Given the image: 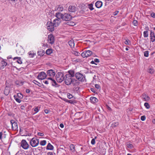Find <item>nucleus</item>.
<instances>
[{
  "instance_id": "obj_1",
  "label": "nucleus",
  "mask_w": 155,
  "mask_h": 155,
  "mask_svg": "<svg viewBox=\"0 0 155 155\" xmlns=\"http://www.w3.org/2000/svg\"><path fill=\"white\" fill-rule=\"evenodd\" d=\"M65 78L64 81L65 84L68 85H70L71 83L73 84V82L74 80H75L74 79H72V77H71L69 75H66L65 76Z\"/></svg>"
},
{
  "instance_id": "obj_2",
  "label": "nucleus",
  "mask_w": 155,
  "mask_h": 155,
  "mask_svg": "<svg viewBox=\"0 0 155 155\" xmlns=\"http://www.w3.org/2000/svg\"><path fill=\"white\" fill-rule=\"evenodd\" d=\"M56 80L58 82L61 83L63 81L65 78V76L62 72H58L56 76Z\"/></svg>"
},
{
  "instance_id": "obj_3",
  "label": "nucleus",
  "mask_w": 155,
  "mask_h": 155,
  "mask_svg": "<svg viewBox=\"0 0 155 155\" xmlns=\"http://www.w3.org/2000/svg\"><path fill=\"white\" fill-rule=\"evenodd\" d=\"M72 16L68 13H65L64 14H61V19L63 21H69L71 19Z\"/></svg>"
},
{
  "instance_id": "obj_4",
  "label": "nucleus",
  "mask_w": 155,
  "mask_h": 155,
  "mask_svg": "<svg viewBox=\"0 0 155 155\" xmlns=\"http://www.w3.org/2000/svg\"><path fill=\"white\" fill-rule=\"evenodd\" d=\"M75 77L80 81L83 82L85 80V78L84 75L79 72L76 73Z\"/></svg>"
},
{
  "instance_id": "obj_5",
  "label": "nucleus",
  "mask_w": 155,
  "mask_h": 155,
  "mask_svg": "<svg viewBox=\"0 0 155 155\" xmlns=\"http://www.w3.org/2000/svg\"><path fill=\"white\" fill-rule=\"evenodd\" d=\"M46 27L47 29L51 31H53L55 27L52 22L51 21H48L47 22Z\"/></svg>"
},
{
  "instance_id": "obj_6",
  "label": "nucleus",
  "mask_w": 155,
  "mask_h": 155,
  "mask_svg": "<svg viewBox=\"0 0 155 155\" xmlns=\"http://www.w3.org/2000/svg\"><path fill=\"white\" fill-rule=\"evenodd\" d=\"M39 143V139L34 137L32 138L30 141V144L33 147H35L37 146Z\"/></svg>"
},
{
  "instance_id": "obj_7",
  "label": "nucleus",
  "mask_w": 155,
  "mask_h": 155,
  "mask_svg": "<svg viewBox=\"0 0 155 155\" xmlns=\"http://www.w3.org/2000/svg\"><path fill=\"white\" fill-rule=\"evenodd\" d=\"M21 146L22 148L25 150L27 149L29 146V145L25 140H23L21 141Z\"/></svg>"
},
{
  "instance_id": "obj_8",
  "label": "nucleus",
  "mask_w": 155,
  "mask_h": 155,
  "mask_svg": "<svg viewBox=\"0 0 155 155\" xmlns=\"http://www.w3.org/2000/svg\"><path fill=\"white\" fill-rule=\"evenodd\" d=\"M47 74L44 72H40L37 76V78L40 80H43L46 78Z\"/></svg>"
},
{
  "instance_id": "obj_9",
  "label": "nucleus",
  "mask_w": 155,
  "mask_h": 155,
  "mask_svg": "<svg viewBox=\"0 0 155 155\" xmlns=\"http://www.w3.org/2000/svg\"><path fill=\"white\" fill-rule=\"evenodd\" d=\"M10 123L12 124V129L14 130H16L18 128L17 122L14 120H11Z\"/></svg>"
},
{
  "instance_id": "obj_10",
  "label": "nucleus",
  "mask_w": 155,
  "mask_h": 155,
  "mask_svg": "<svg viewBox=\"0 0 155 155\" xmlns=\"http://www.w3.org/2000/svg\"><path fill=\"white\" fill-rule=\"evenodd\" d=\"M48 41L49 43L52 44L54 41V38L52 35L51 34L48 36Z\"/></svg>"
},
{
  "instance_id": "obj_11",
  "label": "nucleus",
  "mask_w": 155,
  "mask_h": 155,
  "mask_svg": "<svg viewBox=\"0 0 155 155\" xmlns=\"http://www.w3.org/2000/svg\"><path fill=\"white\" fill-rule=\"evenodd\" d=\"M77 7L74 5H71L69 6L68 10L71 12H75L77 10Z\"/></svg>"
},
{
  "instance_id": "obj_12",
  "label": "nucleus",
  "mask_w": 155,
  "mask_h": 155,
  "mask_svg": "<svg viewBox=\"0 0 155 155\" xmlns=\"http://www.w3.org/2000/svg\"><path fill=\"white\" fill-rule=\"evenodd\" d=\"M47 75L50 77H53L55 76V73L54 70L50 69L48 70L47 72Z\"/></svg>"
},
{
  "instance_id": "obj_13",
  "label": "nucleus",
  "mask_w": 155,
  "mask_h": 155,
  "mask_svg": "<svg viewBox=\"0 0 155 155\" xmlns=\"http://www.w3.org/2000/svg\"><path fill=\"white\" fill-rule=\"evenodd\" d=\"M61 20L60 18H55L53 21V23L55 27L58 26L60 23Z\"/></svg>"
},
{
  "instance_id": "obj_14",
  "label": "nucleus",
  "mask_w": 155,
  "mask_h": 155,
  "mask_svg": "<svg viewBox=\"0 0 155 155\" xmlns=\"http://www.w3.org/2000/svg\"><path fill=\"white\" fill-rule=\"evenodd\" d=\"M150 42H153L155 41V34L154 32L152 31H150Z\"/></svg>"
},
{
  "instance_id": "obj_15",
  "label": "nucleus",
  "mask_w": 155,
  "mask_h": 155,
  "mask_svg": "<svg viewBox=\"0 0 155 155\" xmlns=\"http://www.w3.org/2000/svg\"><path fill=\"white\" fill-rule=\"evenodd\" d=\"M68 74H66L67 75H69L71 77L73 78L74 77L75 75V72L74 70H70L68 71Z\"/></svg>"
},
{
  "instance_id": "obj_16",
  "label": "nucleus",
  "mask_w": 155,
  "mask_h": 155,
  "mask_svg": "<svg viewBox=\"0 0 155 155\" xmlns=\"http://www.w3.org/2000/svg\"><path fill=\"white\" fill-rule=\"evenodd\" d=\"M142 97L143 101H147L150 100L149 97L145 94H143L142 95Z\"/></svg>"
},
{
  "instance_id": "obj_17",
  "label": "nucleus",
  "mask_w": 155,
  "mask_h": 155,
  "mask_svg": "<svg viewBox=\"0 0 155 155\" xmlns=\"http://www.w3.org/2000/svg\"><path fill=\"white\" fill-rule=\"evenodd\" d=\"M64 9L63 7L61 5H58L55 8V10L59 12H62Z\"/></svg>"
},
{
  "instance_id": "obj_18",
  "label": "nucleus",
  "mask_w": 155,
  "mask_h": 155,
  "mask_svg": "<svg viewBox=\"0 0 155 155\" xmlns=\"http://www.w3.org/2000/svg\"><path fill=\"white\" fill-rule=\"evenodd\" d=\"M90 100L91 102L93 104L97 103L98 101V100L94 97H90Z\"/></svg>"
},
{
  "instance_id": "obj_19",
  "label": "nucleus",
  "mask_w": 155,
  "mask_h": 155,
  "mask_svg": "<svg viewBox=\"0 0 155 155\" xmlns=\"http://www.w3.org/2000/svg\"><path fill=\"white\" fill-rule=\"evenodd\" d=\"M102 5V2L101 1H97L95 4V5L98 8H101Z\"/></svg>"
},
{
  "instance_id": "obj_20",
  "label": "nucleus",
  "mask_w": 155,
  "mask_h": 155,
  "mask_svg": "<svg viewBox=\"0 0 155 155\" xmlns=\"http://www.w3.org/2000/svg\"><path fill=\"white\" fill-rule=\"evenodd\" d=\"M10 88L9 87H8V86H6L5 89V90L4 91V94L6 95H8L10 92Z\"/></svg>"
},
{
  "instance_id": "obj_21",
  "label": "nucleus",
  "mask_w": 155,
  "mask_h": 155,
  "mask_svg": "<svg viewBox=\"0 0 155 155\" xmlns=\"http://www.w3.org/2000/svg\"><path fill=\"white\" fill-rule=\"evenodd\" d=\"M45 51L42 49L39 50L37 52V54L40 56H42L44 55Z\"/></svg>"
},
{
  "instance_id": "obj_22",
  "label": "nucleus",
  "mask_w": 155,
  "mask_h": 155,
  "mask_svg": "<svg viewBox=\"0 0 155 155\" xmlns=\"http://www.w3.org/2000/svg\"><path fill=\"white\" fill-rule=\"evenodd\" d=\"M46 149L47 150H52L54 149V147L50 143H49L46 147Z\"/></svg>"
},
{
  "instance_id": "obj_23",
  "label": "nucleus",
  "mask_w": 155,
  "mask_h": 155,
  "mask_svg": "<svg viewBox=\"0 0 155 155\" xmlns=\"http://www.w3.org/2000/svg\"><path fill=\"white\" fill-rule=\"evenodd\" d=\"M51 83L52 86L55 87H58L59 85L57 83L56 81L54 79H53L52 81H51Z\"/></svg>"
},
{
  "instance_id": "obj_24",
  "label": "nucleus",
  "mask_w": 155,
  "mask_h": 155,
  "mask_svg": "<svg viewBox=\"0 0 155 155\" xmlns=\"http://www.w3.org/2000/svg\"><path fill=\"white\" fill-rule=\"evenodd\" d=\"M13 59L14 60H15V59H17V60L16 61L19 64H21L22 63V62L21 59V58L20 57H14Z\"/></svg>"
},
{
  "instance_id": "obj_25",
  "label": "nucleus",
  "mask_w": 155,
  "mask_h": 155,
  "mask_svg": "<svg viewBox=\"0 0 155 155\" xmlns=\"http://www.w3.org/2000/svg\"><path fill=\"white\" fill-rule=\"evenodd\" d=\"M85 54H86L87 57L90 56L92 54V52L90 50L85 51Z\"/></svg>"
},
{
  "instance_id": "obj_26",
  "label": "nucleus",
  "mask_w": 155,
  "mask_h": 155,
  "mask_svg": "<svg viewBox=\"0 0 155 155\" xmlns=\"http://www.w3.org/2000/svg\"><path fill=\"white\" fill-rule=\"evenodd\" d=\"M1 67L2 68H4L6 66L7 64V63L5 61H2L1 62Z\"/></svg>"
},
{
  "instance_id": "obj_27",
  "label": "nucleus",
  "mask_w": 155,
  "mask_h": 155,
  "mask_svg": "<svg viewBox=\"0 0 155 155\" xmlns=\"http://www.w3.org/2000/svg\"><path fill=\"white\" fill-rule=\"evenodd\" d=\"M28 54L30 57L31 58H33L35 54V53H33V51H30Z\"/></svg>"
},
{
  "instance_id": "obj_28",
  "label": "nucleus",
  "mask_w": 155,
  "mask_h": 155,
  "mask_svg": "<svg viewBox=\"0 0 155 155\" xmlns=\"http://www.w3.org/2000/svg\"><path fill=\"white\" fill-rule=\"evenodd\" d=\"M69 45L71 47H72L74 46V43L73 40H70L68 42Z\"/></svg>"
},
{
  "instance_id": "obj_29",
  "label": "nucleus",
  "mask_w": 155,
  "mask_h": 155,
  "mask_svg": "<svg viewBox=\"0 0 155 155\" xmlns=\"http://www.w3.org/2000/svg\"><path fill=\"white\" fill-rule=\"evenodd\" d=\"M40 107L39 108L38 107H35L34 108H33V109L34 110V111L35 112L34 114H35L37 112H38L40 110Z\"/></svg>"
},
{
  "instance_id": "obj_30",
  "label": "nucleus",
  "mask_w": 155,
  "mask_h": 155,
  "mask_svg": "<svg viewBox=\"0 0 155 155\" xmlns=\"http://www.w3.org/2000/svg\"><path fill=\"white\" fill-rule=\"evenodd\" d=\"M61 14L59 12H57L56 13V17H57L56 18H60L61 19Z\"/></svg>"
},
{
  "instance_id": "obj_31",
  "label": "nucleus",
  "mask_w": 155,
  "mask_h": 155,
  "mask_svg": "<svg viewBox=\"0 0 155 155\" xmlns=\"http://www.w3.org/2000/svg\"><path fill=\"white\" fill-rule=\"evenodd\" d=\"M52 52V51L51 49H48L46 51V53L47 54H50Z\"/></svg>"
},
{
  "instance_id": "obj_32",
  "label": "nucleus",
  "mask_w": 155,
  "mask_h": 155,
  "mask_svg": "<svg viewBox=\"0 0 155 155\" xmlns=\"http://www.w3.org/2000/svg\"><path fill=\"white\" fill-rule=\"evenodd\" d=\"M47 142L45 140H43L40 141V144L41 146H45L46 143Z\"/></svg>"
},
{
  "instance_id": "obj_33",
  "label": "nucleus",
  "mask_w": 155,
  "mask_h": 155,
  "mask_svg": "<svg viewBox=\"0 0 155 155\" xmlns=\"http://www.w3.org/2000/svg\"><path fill=\"white\" fill-rule=\"evenodd\" d=\"M143 36L145 38L147 37L148 36V31H145L143 33Z\"/></svg>"
},
{
  "instance_id": "obj_34",
  "label": "nucleus",
  "mask_w": 155,
  "mask_h": 155,
  "mask_svg": "<svg viewBox=\"0 0 155 155\" xmlns=\"http://www.w3.org/2000/svg\"><path fill=\"white\" fill-rule=\"evenodd\" d=\"M14 98L15 99V100H16V101L18 103H20L21 101V100H20V99L18 98L17 97V96H16V95H14Z\"/></svg>"
},
{
  "instance_id": "obj_35",
  "label": "nucleus",
  "mask_w": 155,
  "mask_h": 155,
  "mask_svg": "<svg viewBox=\"0 0 155 155\" xmlns=\"http://www.w3.org/2000/svg\"><path fill=\"white\" fill-rule=\"evenodd\" d=\"M148 72L150 74H152L154 72V70L152 68H149L148 71Z\"/></svg>"
},
{
  "instance_id": "obj_36",
  "label": "nucleus",
  "mask_w": 155,
  "mask_h": 155,
  "mask_svg": "<svg viewBox=\"0 0 155 155\" xmlns=\"http://www.w3.org/2000/svg\"><path fill=\"white\" fill-rule=\"evenodd\" d=\"M70 149L73 151H74V146L73 144H71L70 146Z\"/></svg>"
},
{
  "instance_id": "obj_37",
  "label": "nucleus",
  "mask_w": 155,
  "mask_h": 155,
  "mask_svg": "<svg viewBox=\"0 0 155 155\" xmlns=\"http://www.w3.org/2000/svg\"><path fill=\"white\" fill-rule=\"evenodd\" d=\"M5 134H3L2 132H0V140H1L2 138H5Z\"/></svg>"
},
{
  "instance_id": "obj_38",
  "label": "nucleus",
  "mask_w": 155,
  "mask_h": 155,
  "mask_svg": "<svg viewBox=\"0 0 155 155\" xmlns=\"http://www.w3.org/2000/svg\"><path fill=\"white\" fill-rule=\"evenodd\" d=\"M144 55L145 57H148L149 56V51H146L144 52Z\"/></svg>"
},
{
  "instance_id": "obj_39",
  "label": "nucleus",
  "mask_w": 155,
  "mask_h": 155,
  "mask_svg": "<svg viewBox=\"0 0 155 155\" xmlns=\"http://www.w3.org/2000/svg\"><path fill=\"white\" fill-rule=\"evenodd\" d=\"M144 105L147 109H149L150 108V106L148 103H145L144 104Z\"/></svg>"
},
{
  "instance_id": "obj_40",
  "label": "nucleus",
  "mask_w": 155,
  "mask_h": 155,
  "mask_svg": "<svg viewBox=\"0 0 155 155\" xmlns=\"http://www.w3.org/2000/svg\"><path fill=\"white\" fill-rule=\"evenodd\" d=\"M133 25L135 26H137L138 25V22L136 20H134L133 21Z\"/></svg>"
},
{
  "instance_id": "obj_41",
  "label": "nucleus",
  "mask_w": 155,
  "mask_h": 155,
  "mask_svg": "<svg viewBox=\"0 0 155 155\" xmlns=\"http://www.w3.org/2000/svg\"><path fill=\"white\" fill-rule=\"evenodd\" d=\"M93 6V5L92 4H90L88 5V8L91 10H92L94 9V8Z\"/></svg>"
},
{
  "instance_id": "obj_42",
  "label": "nucleus",
  "mask_w": 155,
  "mask_h": 155,
  "mask_svg": "<svg viewBox=\"0 0 155 155\" xmlns=\"http://www.w3.org/2000/svg\"><path fill=\"white\" fill-rule=\"evenodd\" d=\"M68 103H70L71 104H74V103H76L75 100H68Z\"/></svg>"
},
{
  "instance_id": "obj_43",
  "label": "nucleus",
  "mask_w": 155,
  "mask_h": 155,
  "mask_svg": "<svg viewBox=\"0 0 155 155\" xmlns=\"http://www.w3.org/2000/svg\"><path fill=\"white\" fill-rule=\"evenodd\" d=\"M85 51L83 52H82V53H81V56H82V57H83V58H85V57H87V55H86V54H85Z\"/></svg>"
},
{
  "instance_id": "obj_44",
  "label": "nucleus",
  "mask_w": 155,
  "mask_h": 155,
  "mask_svg": "<svg viewBox=\"0 0 155 155\" xmlns=\"http://www.w3.org/2000/svg\"><path fill=\"white\" fill-rule=\"evenodd\" d=\"M17 96L18 97L20 98H22L23 97V96L21 93H18L17 94Z\"/></svg>"
},
{
  "instance_id": "obj_45",
  "label": "nucleus",
  "mask_w": 155,
  "mask_h": 155,
  "mask_svg": "<svg viewBox=\"0 0 155 155\" xmlns=\"http://www.w3.org/2000/svg\"><path fill=\"white\" fill-rule=\"evenodd\" d=\"M127 147L128 148L131 149L133 147V146L131 143H129L127 144Z\"/></svg>"
},
{
  "instance_id": "obj_46",
  "label": "nucleus",
  "mask_w": 155,
  "mask_h": 155,
  "mask_svg": "<svg viewBox=\"0 0 155 155\" xmlns=\"http://www.w3.org/2000/svg\"><path fill=\"white\" fill-rule=\"evenodd\" d=\"M67 96L69 99H71L73 97L72 95L69 93L67 94Z\"/></svg>"
},
{
  "instance_id": "obj_47",
  "label": "nucleus",
  "mask_w": 155,
  "mask_h": 155,
  "mask_svg": "<svg viewBox=\"0 0 155 155\" xmlns=\"http://www.w3.org/2000/svg\"><path fill=\"white\" fill-rule=\"evenodd\" d=\"M146 117L145 116L143 115L141 116L140 119L142 121H144L146 119Z\"/></svg>"
},
{
  "instance_id": "obj_48",
  "label": "nucleus",
  "mask_w": 155,
  "mask_h": 155,
  "mask_svg": "<svg viewBox=\"0 0 155 155\" xmlns=\"http://www.w3.org/2000/svg\"><path fill=\"white\" fill-rule=\"evenodd\" d=\"M95 87L96 88L98 89H100L101 88L100 86L97 84H96L95 85Z\"/></svg>"
},
{
  "instance_id": "obj_49",
  "label": "nucleus",
  "mask_w": 155,
  "mask_h": 155,
  "mask_svg": "<svg viewBox=\"0 0 155 155\" xmlns=\"http://www.w3.org/2000/svg\"><path fill=\"white\" fill-rule=\"evenodd\" d=\"M73 54L76 56H78L80 54V53H79L77 51L74 52Z\"/></svg>"
},
{
  "instance_id": "obj_50",
  "label": "nucleus",
  "mask_w": 155,
  "mask_h": 155,
  "mask_svg": "<svg viewBox=\"0 0 155 155\" xmlns=\"http://www.w3.org/2000/svg\"><path fill=\"white\" fill-rule=\"evenodd\" d=\"M33 82L35 84H36L38 86H39V84H40V83L35 80H34Z\"/></svg>"
},
{
  "instance_id": "obj_51",
  "label": "nucleus",
  "mask_w": 155,
  "mask_h": 155,
  "mask_svg": "<svg viewBox=\"0 0 155 155\" xmlns=\"http://www.w3.org/2000/svg\"><path fill=\"white\" fill-rule=\"evenodd\" d=\"M91 144L92 145H94L95 143V139H92L91 140Z\"/></svg>"
},
{
  "instance_id": "obj_52",
  "label": "nucleus",
  "mask_w": 155,
  "mask_h": 155,
  "mask_svg": "<svg viewBox=\"0 0 155 155\" xmlns=\"http://www.w3.org/2000/svg\"><path fill=\"white\" fill-rule=\"evenodd\" d=\"M68 23H69V24H68V25H70L73 26L75 25V23L73 22H70Z\"/></svg>"
},
{
  "instance_id": "obj_53",
  "label": "nucleus",
  "mask_w": 155,
  "mask_h": 155,
  "mask_svg": "<svg viewBox=\"0 0 155 155\" xmlns=\"http://www.w3.org/2000/svg\"><path fill=\"white\" fill-rule=\"evenodd\" d=\"M38 136H44V134L43 133L38 132Z\"/></svg>"
},
{
  "instance_id": "obj_54",
  "label": "nucleus",
  "mask_w": 155,
  "mask_h": 155,
  "mask_svg": "<svg viewBox=\"0 0 155 155\" xmlns=\"http://www.w3.org/2000/svg\"><path fill=\"white\" fill-rule=\"evenodd\" d=\"M118 12H119V11H116L113 13V15H117V14L118 13Z\"/></svg>"
},
{
  "instance_id": "obj_55",
  "label": "nucleus",
  "mask_w": 155,
  "mask_h": 155,
  "mask_svg": "<svg viewBox=\"0 0 155 155\" xmlns=\"http://www.w3.org/2000/svg\"><path fill=\"white\" fill-rule=\"evenodd\" d=\"M129 42H130V41L129 40H126V41H125L124 43L126 45H129Z\"/></svg>"
},
{
  "instance_id": "obj_56",
  "label": "nucleus",
  "mask_w": 155,
  "mask_h": 155,
  "mask_svg": "<svg viewBox=\"0 0 155 155\" xmlns=\"http://www.w3.org/2000/svg\"><path fill=\"white\" fill-rule=\"evenodd\" d=\"M94 62H97V63H99V60L97 59V58H95L94 60Z\"/></svg>"
},
{
  "instance_id": "obj_57",
  "label": "nucleus",
  "mask_w": 155,
  "mask_h": 155,
  "mask_svg": "<svg viewBox=\"0 0 155 155\" xmlns=\"http://www.w3.org/2000/svg\"><path fill=\"white\" fill-rule=\"evenodd\" d=\"M15 84L18 85H20V81L17 80L15 81Z\"/></svg>"
},
{
  "instance_id": "obj_58",
  "label": "nucleus",
  "mask_w": 155,
  "mask_h": 155,
  "mask_svg": "<svg viewBox=\"0 0 155 155\" xmlns=\"http://www.w3.org/2000/svg\"><path fill=\"white\" fill-rule=\"evenodd\" d=\"M151 16L153 18H155V14L154 13H152L151 14Z\"/></svg>"
},
{
  "instance_id": "obj_59",
  "label": "nucleus",
  "mask_w": 155,
  "mask_h": 155,
  "mask_svg": "<svg viewBox=\"0 0 155 155\" xmlns=\"http://www.w3.org/2000/svg\"><path fill=\"white\" fill-rule=\"evenodd\" d=\"M118 122L115 123H114V124H113V125H114V126H113V127H116L118 125Z\"/></svg>"
},
{
  "instance_id": "obj_60",
  "label": "nucleus",
  "mask_w": 155,
  "mask_h": 155,
  "mask_svg": "<svg viewBox=\"0 0 155 155\" xmlns=\"http://www.w3.org/2000/svg\"><path fill=\"white\" fill-rule=\"evenodd\" d=\"M91 90L94 93H95V89L94 88H91Z\"/></svg>"
},
{
  "instance_id": "obj_61",
  "label": "nucleus",
  "mask_w": 155,
  "mask_h": 155,
  "mask_svg": "<svg viewBox=\"0 0 155 155\" xmlns=\"http://www.w3.org/2000/svg\"><path fill=\"white\" fill-rule=\"evenodd\" d=\"M44 111L46 114H48L49 112V111L47 109H45L44 110Z\"/></svg>"
},
{
  "instance_id": "obj_62",
  "label": "nucleus",
  "mask_w": 155,
  "mask_h": 155,
  "mask_svg": "<svg viewBox=\"0 0 155 155\" xmlns=\"http://www.w3.org/2000/svg\"><path fill=\"white\" fill-rule=\"evenodd\" d=\"M47 155H53L52 153L49 152L47 153Z\"/></svg>"
},
{
  "instance_id": "obj_63",
  "label": "nucleus",
  "mask_w": 155,
  "mask_h": 155,
  "mask_svg": "<svg viewBox=\"0 0 155 155\" xmlns=\"http://www.w3.org/2000/svg\"><path fill=\"white\" fill-rule=\"evenodd\" d=\"M60 126L61 127V128H63L64 127V125L63 124H60Z\"/></svg>"
},
{
  "instance_id": "obj_64",
  "label": "nucleus",
  "mask_w": 155,
  "mask_h": 155,
  "mask_svg": "<svg viewBox=\"0 0 155 155\" xmlns=\"http://www.w3.org/2000/svg\"><path fill=\"white\" fill-rule=\"evenodd\" d=\"M26 92L27 93H29L30 92V91L29 89H26Z\"/></svg>"
}]
</instances>
